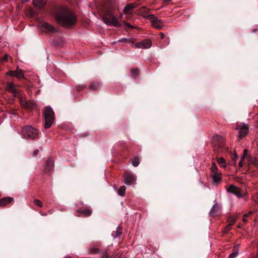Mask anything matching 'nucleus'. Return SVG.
Segmentation results:
<instances>
[{"label": "nucleus", "mask_w": 258, "mask_h": 258, "mask_svg": "<svg viewBox=\"0 0 258 258\" xmlns=\"http://www.w3.org/2000/svg\"><path fill=\"white\" fill-rule=\"evenodd\" d=\"M40 213H41V215H42V216H46V214L44 213L43 212H41Z\"/></svg>", "instance_id": "nucleus-49"}, {"label": "nucleus", "mask_w": 258, "mask_h": 258, "mask_svg": "<svg viewBox=\"0 0 258 258\" xmlns=\"http://www.w3.org/2000/svg\"><path fill=\"white\" fill-rule=\"evenodd\" d=\"M38 153H39L38 150L36 149V150H34V151L33 152V156L34 157L38 155Z\"/></svg>", "instance_id": "nucleus-43"}, {"label": "nucleus", "mask_w": 258, "mask_h": 258, "mask_svg": "<svg viewBox=\"0 0 258 258\" xmlns=\"http://www.w3.org/2000/svg\"><path fill=\"white\" fill-rule=\"evenodd\" d=\"M122 234V227L121 226H118L116 228V231L112 232V235L114 238L119 237Z\"/></svg>", "instance_id": "nucleus-27"}, {"label": "nucleus", "mask_w": 258, "mask_h": 258, "mask_svg": "<svg viewBox=\"0 0 258 258\" xmlns=\"http://www.w3.org/2000/svg\"><path fill=\"white\" fill-rule=\"evenodd\" d=\"M114 148L119 149L122 151H127L128 147L125 142L123 141H119L114 145Z\"/></svg>", "instance_id": "nucleus-18"}, {"label": "nucleus", "mask_w": 258, "mask_h": 258, "mask_svg": "<svg viewBox=\"0 0 258 258\" xmlns=\"http://www.w3.org/2000/svg\"><path fill=\"white\" fill-rule=\"evenodd\" d=\"M221 214V208L220 206L217 204H215L210 212V216H218Z\"/></svg>", "instance_id": "nucleus-19"}, {"label": "nucleus", "mask_w": 258, "mask_h": 258, "mask_svg": "<svg viewBox=\"0 0 258 258\" xmlns=\"http://www.w3.org/2000/svg\"><path fill=\"white\" fill-rule=\"evenodd\" d=\"M224 253H221L219 256L218 258H224Z\"/></svg>", "instance_id": "nucleus-47"}, {"label": "nucleus", "mask_w": 258, "mask_h": 258, "mask_svg": "<svg viewBox=\"0 0 258 258\" xmlns=\"http://www.w3.org/2000/svg\"><path fill=\"white\" fill-rule=\"evenodd\" d=\"M8 55L6 54L4 57L0 58V60L1 62L7 61L8 60Z\"/></svg>", "instance_id": "nucleus-39"}, {"label": "nucleus", "mask_w": 258, "mask_h": 258, "mask_svg": "<svg viewBox=\"0 0 258 258\" xmlns=\"http://www.w3.org/2000/svg\"><path fill=\"white\" fill-rule=\"evenodd\" d=\"M33 202L35 205L38 206L39 207H42L43 206L42 202L39 200L34 199Z\"/></svg>", "instance_id": "nucleus-33"}, {"label": "nucleus", "mask_w": 258, "mask_h": 258, "mask_svg": "<svg viewBox=\"0 0 258 258\" xmlns=\"http://www.w3.org/2000/svg\"><path fill=\"white\" fill-rule=\"evenodd\" d=\"M171 0H164L166 2H169Z\"/></svg>", "instance_id": "nucleus-50"}, {"label": "nucleus", "mask_w": 258, "mask_h": 258, "mask_svg": "<svg viewBox=\"0 0 258 258\" xmlns=\"http://www.w3.org/2000/svg\"><path fill=\"white\" fill-rule=\"evenodd\" d=\"M86 88L84 85H79L76 87V90L78 92H80L81 90H83Z\"/></svg>", "instance_id": "nucleus-37"}, {"label": "nucleus", "mask_w": 258, "mask_h": 258, "mask_svg": "<svg viewBox=\"0 0 258 258\" xmlns=\"http://www.w3.org/2000/svg\"><path fill=\"white\" fill-rule=\"evenodd\" d=\"M236 220V217L232 215H227V231L228 230V226L233 225Z\"/></svg>", "instance_id": "nucleus-22"}, {"label": "nucleus", "mask_w": 258, "mask_h": 258, "mask_svg": "<svg viewBox=\"0 0 258 258\" xmlns=\"http://www.w3.org/2000/svg\"><path fill=\"white\" fill-rule=\"evenodd\" d=\"M252 213H253L252 212H249L248 214H245L243 215V218L242 219L243 222H244V223L247 222V220L246 218L247 217H248L249 215H251L252 214Z\"/></svg>", "instance_id": "nucleus-35"}, {"label": "nucleus", "mask_w": 258, "mask_h": 258, "mask_svg": "<svg viewBox=\"0 0 258 258\" xmlns=\"http://www.w3.org/2000/svg\"><path fill=\"white\" fill-rule=\"evenodd\" d=\"M227 192L235 195L238 198L243 197V195L241 193L240 188L233 184L230 185L229 187L227 188Z\"/></svg>", "instance_id": "nucleus-10"}, {"label": "nucleus", "mask_w": 258, "mask_h": 258, "mask_svg": "<svg viewBox=\"0 0 258 258\" xmlns=\"http://www.w3.org/2000/svg\"><path fill=\"white\" fill-rule=\"evenodd\" d=\"M212 142L214 150L218 153L217 156V162L221 167L225 168V160L224 157H220L221 152L223 153L226 151L224 138L220 136L216 135L213 137Z\"/></svg>", "instance_id": "nucleus-2"}, {"label": "nucleus", "mask_w": 258, "mask_h": 258, "mask_svg": "<svg viewBox=\"0 0 258 258\" xmlns=\"http://www.w3.org/2000/svg\"><path fill=\"white\" fill-rule=\"evenodd\" d=\"M210 170L213 183L216 184L220 183L221 181V174L218 172V169L215 163H212Z\"/></svg>", "instance_id": "nucleus-6"}, {"label": "nucleus", "mask_w": 258, "mask_h": 258, "mask_svg": "<svg viewBox=\"0 0 258 258\" xmlns=\"http://www.w3.org/2000/svg\"><path fill=\"white\" fill-rule=\"evenodd\" d=\"M147 19L151 21L152 25L158 29H161L163 26V22L161 20L155 17L154 15H148L145 16Z\"/></svg>", "instance_id": "nucleus-8"}, {"label": "nucleus", "mask_w": 258, "mask_h": 258, "mask_svg": "<svg viewBox=\"0 0 258 258\" xmlns=\"http://www.w3.org/2000/svg\"><path fill=\"white\" fill-rule=\"evenodd\" d=\"M92 214V210L89 209H79L76 211V215L77 216H83L84 217H89Z\"/></svg>", "instance_id": "nucleus-16"}, {"label": "nucleus", "mask_w": 258, "mask_h": 258, "mask_svg": "<svg viewBox=\"0 0 258 258\" xmlns=\"http://www.w3.org/2000/svg\"><path fill=\"white\" fill-rule=\"evenodd\" d=\"M64 258H71V257L68 256V257H65Z\"/></svg>", "instance_id": "nucleus-52"}, {"label": "nucleus", "mask_w": 258, "mask_h": 258, "mask_svg": "<svg viewBox=\"0 0 258 258\" xmlns=\"http://www.w3.org/2000/svg\"><path fill=\"white\" fill-rule=\"evenodd\" d=\"M26 1H27L28 0H25Z\"/></svg>", "instance_id": "nucleus-54"}, {"label": "nucleus", "mask_w": 258, "mask_h": 258, "mask_svg": "<svg viewBox=\"0 0 258 258\" xmlns=\"http://www.w3.org/2000/svg\"><path fill=\"white\" fill-rule=\"evenodd\" d=\"M254 258H257V257H254Z\"/></svg>", "instance_id": "nucleus-55"}, {"label": "nucleus", "mask_w": 258, "mask_h": 258, "mask_svg": "<svg viewBox=\"0 0 258 258\" xmlns=\"http://www.w3.org/2000/svg\"><path fill=\"white\" fill-rule=\"evenodd\" d=\"M140 162V159L139 157L136 156L133 158L132 161V164L134 167H137Z\"/></svg>", "instance_id": "nucleus-31"}, {"label": "nucleus", "mask_w": 258, "mask_h": 258, "mask_svg": "<svg viewBox=\"0 0 258 258\" xmlns=\"http://www.w3.org/2000/svg\"><path fill=\"white\" fill-rule=\"evenodd\" d=\"M11 113L14 115H17V113L15 112V110L12 111Z\"/></svg>", "instance_id": "nucleus-48"}, {"label": "nucleus", "mask_w": 258, "mask_h": 258, "mask_svg": "<svg viewBox=\"0 0 258 258\" xmlns=\"http://www.w3.org/2000/svg\"><path fill=\"white\" fill-rule=\"evenodd\" d=\"M124 183L127 185L132 184L135 180L134 176L131 173L126 172L124 174Z\"/></svg>", "instance_id": "nucleus-15"}, {"label": "nucleus", "mask_w": 258, "mask_h": 258, "mask_svg": "<svg viewBox=\"0 0 258 258\" xmlns=\"http://www.w3.org/2000/svg\"><path fill=\"white\" fill-rule=\"evenodd\" d=\"M228 154L230 158L231 159L232 163L235 164L236 161V159L238 158V156L237 154L235 153V151H232L231 150H229L228 148L227 147V155Z\"/></svg>", "instance_id": "nucleus-23"}, {"label": "nucleus", "mask_w": 258, "mask_h": 258, "mask_svg": "<svg viewBox=\"0 0 258 258\" xmlns=\"http://www.w3.org/2000/svg\"><path fill=\"white\" fill-rule=\"evenodd\" d=\"M41 27L44 31L46 32L56 33L57 30L53 26L47 22H44L42 24Z\"/></svg>", "instance_id": "nucleus-14"}, {"label": "nucleus", "mask_w": 258, "mask_h": 258, "mask_svg": "<svg viewBox=\"0 0 258 258\" xmlns=\"http://www.w3.org/2000/svg\"><path fill=\"white\" fill-rule=\"evenodd\" d=\"M16 71H10L6 73L7 76H15Z\"/></svg>", "instance_id": "nucleus-38"}, {"label": "nucleus", "mask_w": 258, "mask_h": 258, "mask_svg": "<svg viewBox=\"0 0 258 258\" xmlns=\"http://www.w3.org/2000/svg\"><path fill=\"white\" fill-rule=\"evenodd\" d=\"M53 159L52 158H48L45 162L43 173L45 174L49 173L52 170H53Z\"/></svg>", "instance_id": "nucleus-11"}, {"label": "nucleus", "mask_w": 258, "mask_h": 258, "mask_svg": "<svg viewBox=\"0 0 258 258\" xmlns=\"http://www.w3.org/2000/svg\"><path fill=\"white\" fill-rule=\"evenodd\" d=\"M234 251H233L232 253H231L230 254L229 258H234L237 255V254H238L237 249H236V250L235 249H234Z\"/></svg>", "instance_id": "nucleus-34"}, {"label": "nucleus", "mask_w": 258, "mask_h": 258, "mask_svg": "<svg viewBox=\"0 0 258 258\" xmlns=\"http://www.w3.org/2000/svg\"><path fill=\"white\" fill-rule=\"evenodd\" d=\"M126 187L124 185L121 186L117 190V194L120 196H124L125 195Z\"/></svg>", "instance_id": "nucleus-32"}, {"label": "nucleus", "mask_w": 258, "mask_h": 258, "mask_svg": "<svg viewBox=\"0 0 258 258\" xmlns=\"http://www.w3.org/2000/svg\"><path fill=\"white\" fill-rule=\"evenodd\" d=\"M102 18L105 24L112 25L116 27H121L122 25L118 19L114 16L113 10L111 7L106 8L105 13L102 15Z\"/></svg>", "instance_id": "nucleus-3"}, {"label": "nucleus", "mask_w": 258, "mask_h": 258, "mask_svg": "<svg viewBox=\"0 0 258 258\" xmlns=\"http://www.w3.org/2000/svg\"><path fill=\"white\" fill-rule=\"evenodd\" d=\"M159 35H160V37L161 39H163L165 36V34L162 32L160 33Z\"/></svg>", "instance_id": "nucleus-45"}, {"label": "nucleus", "mask_w": 258, "mask_h": 258, "mask_svg": "<svg viewBox=\"0 0 258 258\" xmlns=\"http://www.w3.org/2000/svg\"><path fill=\"white\" fill-rule=\"evenodd\" d=\"M102 258H112V257H110V255L106 252L103 254Z\"/></svg>", "instance_id": "nucleus-41"}, {"label": "nucleus", "mask_w": 258, "mask_h": 258, "mask_svg": "<svg viewBox=\"0 0 258 258\" xmlns=\"http://www.w3.org/2000/svg\"><path fill=\"white\" fill-rule=\"evenodd\" d=\"M20 104L21 106L29 110H32L36 107V104L35 103L31 101L22 100V99L20 101Z\"/></svg>", "instance_id": "nucleus-12"}, {"label": "nucleus", "mask_w": 258, "mask_h": 258, "mask_svg": "<svg viewBox=\"0 0 258 258\" xmlns=\"http://www.w3.org/2000/svg\"><path fill=\"white\" fill-rule=\"evenodd\" d=\"M22 136L25 139L34 140L38 137V132L35 128L27 125L23 128Z\"/></svg>", "instance_id": "nucleus-5"}, {"label": "nucleus", "mask_w": 258, "mask_h": 258, "mask_svg": "<svg viewBox=\"0 0 258 258\" xmlns=\"http://www.w3.org/2000/svg\"><path fill=\"white\" fill-rule=\"evenodd\" d=\"M247 160L249 164L254 165L256 167H258V160L256 159V158L254 157L248 156L247 157Z\"/></svg>", "instance_id": "nucleus-25"}, {"label": "nucleus", "mask_w": 258, "mask_h": 258, "mask_svg": "<svg viewBox=\"0 0 258 258\" xmlns=\"http://www.w3.org/2000/svg\"><path fill=\"white\" fill-rule=\"evenodd\" d=\"M101 246V244L100 243L97 244V246H91L89 248V251L88 252L89 254H99L102 253V250L99 248Z\"/></svg>", "instance_id": "nucleus-17"}, {"label": "nucleus", "mask_w": 258, "mask_h": 258, "mask_svg": "<svg viewBox=\"0 0 258 258\" xmlns=\"http://www.w3.org/2000/svg\"><path fill=\"white\" fill-rule=\"evenodd\" d=\"M53 15L57 23L66 28L72 27L76 24L77 21L76 14L66 7L56 8Z\"/></svg>", "instance_id": "nucleus-1"}, {"label": "nucleus", "mask_w": 258, "mask_h": 258, "mask_svg": "<svg viewBox=\"0 0 258 258\" xmlns=\"http://www.w3.org/2000/svg\"><path fill=\"white\" fill-rule=\"evenodd\" d=\"M223 230H226V227H224Z\"/></svg>", "instance_id": "nucleus-51"}, {"label": "nucleus", "mask_w": 258, "mask_h": 258, "mask_svg": "<svg viewBox=\"0 0 258 258\" xmlns=\"http://www.w3.org/2000/svg\"><path fill=\"white\" fill-rule=\"evenodd\" d=\"M150 10L147 9L146 7H142L140 9V12L143 15V17L146 19V16L152 15V14H149Z\"/></svg>", "instance_id": "nucleus-26"}, {"label": "nucleus", "mask_w": 258, "mask_h": 258, "mask_svg": "<svg viewBox=\"0 0 258 258\" xmlns=\"http://www.w3.org/2000/svg\"><path fill=\"white\" fill-rule=\"evenodd\" d=\"M118 254H112L111 255H110V257H112V258H118L119 256L118 255Z\"/></svg>", "instance_id": "nucleus-44"}, {"label": "nucleus", "mask_w": 258, "mask_h": 258, "mask_svg": "<svg viewBox=\"0 0 258 258\" xmlns=\"http://www.w3.org/2000/svg\"><path fill=\"white\" fill-rule=\"evenodd\" d=\"M6 89L13 93L15 97L20 98L21 96V91L16 88V85L13 82H9L6 83Z\"/></svg>", "instance_id": "nucleus-7"}, {"label": "nucleus", "mask_w": 258, "mask_h": 258, "mask_svg": "<svg viewBox=\"0 0 258 258\" xmlns=\"http://www.w3.org/2000/svg\"><path fill=\"white\" fill-rule=\"evenodd\" d=\"M118 41L121 42H128V39L127 38H122L120 40H119Z\"/></svg>", "instance_id": "nucleus-42"}, {"label": "nucleus", "mask_w": 258, "mask_h": 258, "mask_svg": "<svg viewBox=\"0 0 258 258\" xmlns=\"http://www.w3.org/2000/svg\"><path fill=\"white\" fill-rule=\"evenodd\" d=\"M13 200V198L9 197L2 198L0 200V206H5L8 204L11 203Z\"/></svg>", "instance_id": "nucleus-24"}, {"label": "nucleus", "mask_w": 258, "mask_h": 258, "mask_svg": "<svg viewBox=\"0 0 258 258\" xmlns=\"http://www.w3.org/2000/svg\"><path fill=\"white\" fill-rule=\"evenodd\" d=\"M242 159H241V160L239 161L238 164H239V167H242L243 166V162H242Z\"/></svg>", "instance_id": "nucleus-46"}, {"label": "nucleus", "mask_w": 258, "mask_h": 258, "mask_svg": "<svg viewBox=\"0 0 258 258\" xmlns=\"http://www.w3.org/2000/svg\"><path fill=\"white\" fill-rule=\"evenodd\" d=\"M1 123V119H0V123Z\"/></svg>", "instance_id": "nucleus-53"}, {"label": "nucleus", "mask_w": 258, "mask_h": 258, "mask_svg": "<svg viewBox=\"0 0 258 258\" xmlns=\"http://www.w3.org/2000/svg\"><path fill=\"white\" fill-rule=\"evenodd\" d=\"M54 112L50 106H47L44 110V116L45 118V128H49L54 122Z\"/></svg>", "instance_id": "nucleus-4"}, {"label": "nucleus", "mask_w": 258, "mask_h": 258, "mask_svg": "<svg viewBox=\"0 0 258 258\" xmlns=\"http://www.w3.org/2000/svg\"><path fill=\"white\" fill-rule=\"evenodd\" d=\"M236 130L239 131V137L240 139L244 138L248 132V127L245 124L237 125Z\"/></svg>", "instance_id": "nucleus-9"}, {"label": "nucleus", "mask_w": 258, "mask_h": 258, "mask_svg": "<svg viewBox=\"0 0 258 258\" xmlns=\"http://www.w3.org/2000/svg\"><path fill=\"white\" fill-rule=\"evenodd\" d=\"M124 25L126 28L127 29H132L133 28V27L132 26L131 24H130L129 23L126 22L125 21L123 22Z\"/></svg>", "instance_id": "nucleus-36"}, {"label": "nucleus", "mask_w": 258, "mask_h": 258, "mask_svg": "<svg viewBox=\"0 0 258 258\" xmlns=\"http://www.w3.org/2000/svg\"><path fill=\"white\" fill-rule=\"evenodd\" d=\"M247 150L246 149H244L243 151V155L241 158L242 160H243L245 158H246V157L247 156Z\"/></svg>", "instance_id": "nucleus-40"}, {"label": "nucleus", "mask_w": 258, "mask_h": 258, "mask_svg": "<svg viewBox=\"0 0 258 258\" xmlns=\"http://www.w3.org/2000/svg\"><path fill=\"white\" fill-rule=\"evenodd\" d=\"M99 86H100V84L99 82H91L90 84L89 88L90 90L95 91V90H97L99 88Z\"/></svg>", "instance_id": "nucleus-28"}, {"label": "nucleus", "mask_w": 258, "mask_h": 258, "mask_svg": "<svg viewBox=\"0 0 258 258\" xmlns=\"http://www.w3.org/2000/svg\"><path fill=\"white\" fill-rule=\"evenodd\" d=\"M152 45V42L150 40H144L140 42H138L135 44V47L136 48H149Z\"/></svg>", "instance_id": "nucleus-13"}, {"label": "nucleus", "mask_w": 258, "mask_h": 258, "mask_svg": "<svg viewBox=\"0 0 258 258\" xmlns=\"http://www.w3.org/2000/svg\"><path fill=\"white\" fill-rule=\"evenodd\" d=\"M138 7V5L136 3H130L127 4L123 9V12L125 14H131V11L133 9L137 8Z\"/></svg>", "instance_id": "nucleus-21"}, {"label": "nucleus", "mask_w": 258, "mask_h": 258, "mask_svg": "<svg viewBox=\"0 0 258 258\" xmlns=\"http://www.w3.org/2000/svg\"><path fill=\"white\" fill-rule=\"evenodd\" d=\"M15 77L19 79L23 78L24 76L23 71L18 68L16 71Z\"/></svg>", "instance_id": "nucleus-29"}, {"label": "nucleus", "mask_w": 258, "mask_h": 258, "mask_svg": "<svg viewBox=\"0 0 258 258\" xmlns=\"http://www.w3.org/2000/svg\"><path fill=\"white\" fill-rule=\"evenodd\" d=\"M33 3L37 9L42 10L45 7L46 1L45 0H33Z\"/></svg>", "instance_id": "nucleus-20"}, {"label": "nucleus", "mask_w": 258, "mask_h": 258, "mask_svg": "<svg viewBox=\"0 0 258 258\" xmlns=\"http://www.w3.org/2000/svg\"><path fill=\"white\" fill-rule=\"evenodd\" d=\"M131 72L134 78H136L139 75V69L138 68L131 69Z\"/></svg>", "instance_id": "nucleus-30"}]
</instances>
